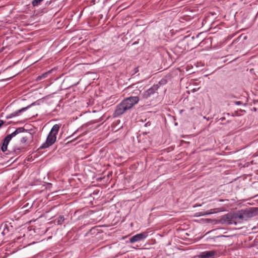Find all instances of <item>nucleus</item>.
I'll return each instance as SVG.
<instances>
[{"instance_id":"nucleus-20","label":"nucleus","mask_w":258,"mask_h":258,"mask_svg":"<svg viewBox=\"0 0 258 258\" xmlns=\"http://www.w3.org/2000/svg\"><path fill=\"white\" fill-rule=\"evenodd\" d=\"M236 104H238V105L240 104V101H237V102H236Z\"/></svg>"},{"instance_id":"nucleus-19","label":"nucleus","mask_w":258,"mask_h":258,"mask_svg":"<svg viewBox=\"0 0 258 258\" xmlns=\"http://www.w3.org/2000/svg\"><path fill=\"white\" fill-rule=\"evenodd\" d=\"M236 42L235 41H233L232 42V43L230 45V47H233L235 46V44Z\"/></svg>"},{"instance_id":"nucleus-2","label":"nucleus","mask_w":258,"mask_h":258,"mask_svg":"<svg viewBox=\"0 0 258 258\" xmlns=\"http://www.w3.org/2000/svg\"><path fill=\"white\" fill-rule=\"evenodd\" d=\"M60 128V125L55 124L51 128L49 132L46 140L40 147L41 149H46L52 146L56 141V135Z\"/></svg>"},{"instance_id":"nucleus-21","label":"nucleus","mask_w":258,"mask_h":258,"mask_svg":"<svg viewBox=\"0 0 258 258\" xmlns=\"http://www.w3.org/2000/svg\"><path fill=\"white\" fill-rule=\"evenodd\" d=\"M203 118L205 119H207V120H209V118H207L206 116H204Z\"/></svg>"},{"instance_id":"nucleus-5","label":"nucleus","mask_w":258,"mask_h":258,"mask_svg":"<svg viewBox=\"0 0 258 258\" xmlns=\"http://www.w3.org/2000/svg\"><path fill=\"white\" fill-rule=\"evenodd\" d=\"M241 217H242V221L246 220L248 218L252 217L255 215V212L252 209H245L239 212Z\"/></svg>"},{"instance_id":"nucleus-11","label":"nucleus","mask_w":258,"mask_h":258,"mask_svg":"<svg viewBox=\"0 0 258 258\" xmlns=\"http://www.w3.org/2000/svg\"><path fill=\"white\" fill-rule=\"evenodd\" d=\"M167 83V80L165 79H162L159 82L158 84H155L154 85H159V88L162 86V85H165Z\"/></svg>"},{"instance_id":"nucleus-8","label":"nucleus","mask_w":258,"mask_h":258,"mask_svg":"<svg viewBox=\"0 0 258 258\" xmlns=\"http://www.w3.org/2000/svg\"><path fill=\"white\" fill-rule=\"evenodd\" d=\"M217 252L214 250L205 251L202 252L199 255V258H212L216 255Z\"/></svg>"},{"instance_id":"nucleus-17","label":"nucleus","mask_w":258,"mask_h":258,"mask_svg":"<svg viewBox=\"0 0 258 258\" xmlns=\"http://www.w3.org/2000/svg\"><path fill=\"white\" fill-rule=\"evenodd\" d=\"M5 121L3 120H0V128L2 126V125L4 124Z\"/></svg>"},{"instance_id":"nucleus-22","label":"nucleus","mask_w":258,"mask_h":258,"mask_svg":"<svg viewBox=\"0 0 258 258\" xmlns=\"http://www.w3.org/2000/svg\"><path fill=\"white\" fill-rule=\"evenodd\" d=\"M79 82H77L76 84H75V85H77V84H78Z\"/></svg>"},{"instance_id":"nucleus-14","label":"nucleus","mask_w":258,"mask_h":258,"mask_svg":"<svg viewBox=\"0 0 258 258\" xmlns=\"http://www.w3.org/2000/svg\"><path fill=\"white\" fill-rule=\"evenodd\" d=\"M28 138L26 136L23 137L21 139L20 142L22 144H25L27 142Z\"/></svg>"},{"instance_id":"nucleus-13","label":"nucleus","mask_w":258,"mask_h":258,"mask_svg":"<svg viewBox=\"0 0 258 258\" xmlns=\"http://www.w3.org/2000/svg\"><path fill=\"white\" fill-rule=\"evenodd\" d=\"M211 213H212L211 212H201L197 213H196V216L199 217V216H205V215H208V214H211Z\"/></svg>"},{"instance_id":"nucleus-1","label":"nucleus","mask_w":258,"mask_h":258,"mask_svg":"<svg viewBox=\"0 0 258 258\" xmlns=\"http://www.w3.org/2000/svg\"><path fill=\"white\" fill-rule=\"evenodd\" d=\"M139 101L138 96H131L124 99L120 103L117 104L113 113V117H118L131 109Z\"/></svg>"},{"instance_id":"nucleus-10","label":"nucleus","mask_w":258,"mask_h":258,"mask_svg":"<svg viewBox=\"0 0 258 258\" xmlns=\"http://www.w3.org/2000/svg\"><path fill=\"white\" fill-rule=\"evenodd\" d=\"M56 222L58 225H61L64 221V218L63 216H59L55 220Z\"/></svg>"},{"instance_id":"nucleus-6","label":"nucleus","mask_w":258,"mask_h":258,"mask_svg":"<svg viewBox=\"0 0 258 258\" xmlns=\"http://www.w3.org/2000/svg\"><path fill=\"white\" fill-rule=\"evenodd\" d=\"M148 234L146 232L137 234L132 236L130 239V242L131 243H133L136 242L143 240L145 239V238H146V237L148 236Z\"/></svg>"},{"instance_id":"nucleus-3","label":"nucleus","mask_w":258,"mask_h":258,"mask_svg":"<svg viewBox=\"0 0 258 258\" xmlns=\"http://www.w3.org/2000/svg\"><path fill=\"white\" fill-rule=\"evenodd\" d=\"M241 216L239 212L233 213H230L223 216L222 220L223 223L226 224L236 225L243 222L242 217Z\"/></svg>"},{"instance_id":"nucleus-7","label":"nucleus","mask_w":258,"mask_h":258,"mask_svg":"<svg viewBox=\"0 0 258 258\" xmlns=\"http://www.w3.org/2000/svg\"><path fill=\"white\" fill-rule=\"evenodd\" d=\"M159 89V85H153L151 88L146 90L143 94V97L145 99L150 97L152 95L157 93V91Z\"/></svg>"},{"instance_id":"nucleus-4","label":"nucleus","mask_w":258,"mask_h":258,"mask_svg":"<svg viewBox=\"0 0 258 258\" xmlns=\"http://www.w3.org/2000/svg\"><path fill=\"white\" fill-rule=\"evenodd\" d=\"M24 132H27V130H25L23 127H20L16 128V130L12 133L7 135L3 140L2 145L1 147L2 151L3 152H6L7 150L8 146L10 141L11 140V139L13 137H14L16 135H17L18 134L21 133H23Z\"/></svg>"},{"instance_id":"nucleus-12","label":"nucleus","mask_w":258,"mask_h":258,"mask_svg":"<svg viewBox=\"0 0 258 258\" xmlns=\"http://www.w3.org/2000/svg\"><path fill=\"white\" fill-rule=\"evenodd\" d=\"M43 1V0H33L32 2V5L33 7L37 6L39 5Z\"/></svg>"},{"instance_id":"nucleus-16","label":"nucleus","mask_w":258,"mask_h":258,"mask_svg":"<svg viewBox=\"0 0 258 258\" xmlns=\"http://www.w3.org/2000/svg\"><path fill=\"white\" fill-rule=\"evenodd\" d=\"M9 232V230L7 228H4V230L2 232V234L4 235H5L7 233H8Z\"/></svg>"},{"instance_id":"nucleus-9","label":"nucleus","mask_w":258,"mask_h":258,"mask_svg":"<svg viewBox=\"0 0 258 258\" xmlns=\"http://www.w3.org/2000/svg\"><path fill=\"white\" fill-rule=\"evenodd\" d=\"M32 105H28L27 106V107H23L21 109L14 112H13L8 115L6 116V118L7 119H10V118H13L14 117H15V116H17L18 115H19L20 113L23 112V111H26L28 108H29Z\"/></svg>"},{"instance_id":"nucleus-15","label":"nucleus","mask_w":258,"mask_h":258,"mask_svg":"<svg viewBox=\"0 0 258 258\" xmlns=\"http://www.w3.org/2000/svg\"><path fill=\"white\" fill-rule=\"evenodd\" d=\"M52 70H51L48 72H46L43 74H42L41 76V78H42L43 79H44L45 78H46L48 75L50 74L52 72Z\"/></svg>"},{"instance_id":"nucleus-18","label":"nucleus","mask_w":258,"mask_h":258,"mask_svg":"<svg viewBox=\"0 0 258 258\" xmlns=\"http://www.w3.org/2000/svg\"><path fill=\"white\" fill-rule=\"evenodd\" d=\"M42 79H43V78H41V75H40V76H38V77H37L36 80H37V81H40V80H42Z\"/></svg>"}]
</instances>
